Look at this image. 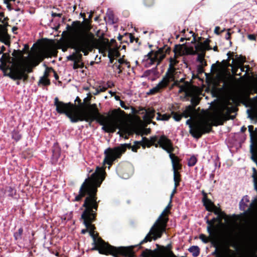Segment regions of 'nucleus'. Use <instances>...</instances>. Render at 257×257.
<instances>
[{"instance_id": "nucleus-31", "label": "nucleus", "mask_w": 257, "mask_h": 257, "mask_svg": "<svg viewBox=\"0 0 257 257\" xmlns=\"http://www.w3.org/2000/svg\"><path fill=\"white\" fill-rule=\"evenodd\" d=\"M186 52L187 54L190 55H195L198 53L196 49L194 50L193 48H189L186 49Z\"/></svg>"}, {"instance_id": "nucleus-58", "label": "nucleus", "mask_w": 257, "mask_h": 257, "mask_svg": "<svg viewBox=\"0 0 257 257\" xmlns=\"http://www.w3.org/2000/svg\"><path fill=\"white\" fill-rule=\"evenodd\" d=\"M149 46L150 48H151L152 46L151 45H149Z\"/></svg>"}, {"instance_id": "nucleus-13", "label": "nucleus", "mask_w": 257, "mask_h": 257, "mask_svg": "<svg viewBox=\"0 0 257 257\" xmlns=\"http://www.w3.org/2000/svg\"><path fill=\"white\" fill-rule=\"evenodd\" d=\"M158 144L159 145L160 147L164 150L166 151L169 155L170 154H172L171 153L173 151V148L170 140L165 136H161L158 142Z\"/></svg>"}, {"instance_id": "nucleus-53", "label": "nucleus", "mask_w": 257, "mask_h": 257, "mask_svg": "<svg viewBox=\"0 0 257 257\" xmlns=\"http://www.w3.org/2000/svg\"><path fill=\"white\" fill-rule=\"evenodd\" d=\"M226 39H228L229 38V34L227 33V36H226Z\"/></svg>"}, {"instance_id": "nucleus-18", "label": "nucleus", "mask_w": 257, "mask_h": 257, "mask_svg": "<svg viewBox=\"0 0 257 257\" xmlns=\"http://www.w3.org/2000/svg\"><path fill=\"white\" fill-rule=\"evenodd\" d=\"M170 159L171 160L173 172L179 169L180 168L178 158L173 154L169 155Z\"/></svg>"}, {"instance_id": "nucleus-48", "label": "nucleus", "mask_w": 257, "mask_h": 257, "mask_svg": "<svg viewBox=\"0 0 257 257\" xmlns=\"http://www.w3.org/2000/svg\"><path fill=\"white\" fill-rule=\"evenodd\" d=\"M253 128V126H251V125H249L248 126V130L250 132L251 131V130Z\"/></svg>"}, {"instance_id": "nucleus-54", "label": "nucleus", "mask_w": 257, "mask_h": 257, "mask_svg": "<svg viewBox=\"0 0 257 257\" xmlns=\"http://www.w3.org/2000/svg\"><path fill=\"white\" fill-rule=\"evenodd\" d=\"M142 255H143V257H145V256H144V255H145V251H143L142 252Z\"/></svg>"}, {"instance_id": "nucleus-23", "label": "nucleus", "mask_w": 257, "mask_h": 257, "mask_svg": "<svg viewBox=\"0 0 257 257\" xmlns=\"http://www.w3.org/2000/svg\"><path fill=\"white\" fill-rule=\"evenodd\" d=\"M157 140V137L156 136L151 137L150 139L146 138V146L149 147L153 145Z\"/></svg>"}, {"instance_id": "nucleus-50", "label": "nucleus", "mask_w": 257, "mask_h": 257, "mask_svg": "<svg viewBox=\"0 0 257 257\" xmlns=\"http://www.w3.org/2000/svg\"><path fill=\"white\" fill-rule=\"evenodd\" d=\"M195 41H196L195 38L194 37L193 40L191 41V43H194L195 42Z\"/></svg>"}, {"instance_id": "nucleus-27", "label": "nucleus", "mask_w": 257, "mask_h": 257, "mask_svg": "<svg viewBox=\"0 0 257 257\" xmlns=\"http://www.w3.org/2000/svg\"><path fill=\"white\" fill-rule=\"evenodd\" d=\"M197 162V158L194 156H191L188 161V165L190 167L193 166Z\"/></svg>"}, {"instance_id": "nucleus-7", "label": "nucleus", "mask_w": 257, "mask_h": 257, "mask_svg": "<svg viewBox=\"0 0 257 257\" xmlns=\"http://www.w3.org/2000/svg\"><path fill=\"white\" fill-rule=\"evenodd\" d=\"M166 219H164L163 221L157 219L146 235V242L161 238L166 231Z\"/></svg>"}, {"instance_id": "nucleus-30", "label": "nucleus", "mask_w": 257, "mask_h": 257, "mask_svg": "<svg viewBox=\"0 0 257 257\" xmlns=\"http://www.w3.org/2000/svg\"><path fill=\"white\" fill-rule=\"evenodd\" d=\"M244 199H245L246 201H248L247 199V196H245L243 197V198L241 200L239 203V208L240 209H244V208L245 203L243 202Z\"/></svg>"}, {"instance_id": "nucleus-5", "label": "nucleus", "mask_w": 257, "mask_h": 257, "mask_svg": "<svg viewBox=\"0 0 257 257\" xmlns=\"http://www.w3.org/2000/svg\"><path fill=\"white\" fill-rule=\"evenodd\" d=\"M226 109L225 107L220 110L214 111L211 114L201 117L190 123V119H188L186 123L189 125V132L192 136L198 138L204 133H208L211 130V124L218 125L222 123L223 110Z\"/></svg>"}, {"instance_id": "nucleus-44", "label": "nucleus", "mask_w": 257, "mask_h": 257, "mask_svg": "<svg viewBox=\"0 0 257 257\" xmlns=\"http://www.w3.org/2000/svg\"><path fill=\"white\" fill-rule=\"evenodd\" d=\"M173 195H174V194L172 193H171L170 195V200H169V204H171V203L172 199L173 198Z\"/></svg>"}, {"instance_id": "nucleus-25", "label": "nucleus", "mask_w": 257, "mask_h": 257, "mask_svg": "<svg viewBox=\"0 0 257 257\" xmlns=\"http://www.w3.org/2000/svg\"><path fill=\"white\" fill-rule=\"evenodd\" d=\"M197 55V61H198L202 66L205 65V62L204 59L205 53H198Z\"/></svg>"}, {"instance_id": "nucleus-8", "label": "nucleus", "mask_w": 257, "mask_h": 257, "mask_svg": "<svg viewBox=\"0 0 257 257\" xmlns=\"http://www.w3.org/2000/svg\"><path fill=\"white\" fill-rule=\"evenodd\" d=\"M179 92H185L186 95L191 96L192 98L191 102L194 107L197 105L199 101V98L195 95L197 89L196 87L192 86L188 82H186L184 84L180 85Z\"/></svg>"}, {"instance_id": "nucleus-51", "label": "nucleus", "mask_w": 257, "mask_h": 257, "mask_svg": "<svg viewBox=\"0 0 257 257\" xmlns=\"http://www.w3.org/2000/svg\"><path fill=\"white\" fill-rule=\"evenodd\" d=\"M150 72H151V71H150V70H149V71H146V73H145L146 76H147V74L148 73H149Z\"/></svg>"}, {"instance_id": "nucleus-62", "label": "nucleus", "mask_w": 257, "mask_h": 257, "mask_svg": "<svg viewBox=\"0 0 257 257\" xmlns=\"http://www.w3.org/2000/svg\"><path fill=\"white\" fill-rule=\"evenodd\" d=\"M147 250L146 249V252H145V253L146 254L147 253V252H146Z\"/></svg>"}, {"instance_id": "nucleus-33", "label": "nucleus", "mask_w": 257, "mask_h": 257, "mask_svg": "<svg viewBox=\"0 0 257 257\" xmlns=\"http://www.w3.org/2000/svg\"><path fill=\"white\" fill-rule=\"evenodd\" d=\"M176 63V61L174 59H171V64L170 65V68L169 69H168V71L167 72V73L169 72L170 71V69H172L173 70V74H174V72H175V70L173 68V67L172 66V65H173V64H175ZM174 79V78L173 77V80Z\"/></svg>"}, {"instance_id": "nucleus-15", "label": "nucleus", "mask_w": 257, "mask_h": 257, "mask_svg": "<svg viewBox=\"0 0 257 257\" xmlns=\"http://www.w3.org/2000/svg\"><path fill=\"white\" fill-rule=\"evenodd\" d=\"M232 62L233 63L232 65H231L232 72L233 74H236L237 70L241 67L244 62V59L242 57L236 55V58L232 60Z\"/></svg>"}, {"instance_id": "nucleus-32", "label": "nucleus", "mask_w": 257, "mask_h": 257, "mask_svg": "<svg viewBox=\"0 0 257 257\" xmlns=\"http://www.w3.org/2000/svg\"><path fill=\"white\" fill-rule=\"evenodd\" d=\"M215 220V218H213L212 219V220H207L206 221L207 223L209 225V226H208L207 227V230L208 232V233H209L210 234H211L212 233V231L211 230H210V226L212 225V224L214 222V221Z\"/></svg>"}, {"instance_id": "nucleus-47", "label": "nucleus", "mask_w": 257, "mask_h": 257, "mask_svg": "<svg viewBox=\"0 0 257 257\" xmlns=\"http://www.w3.org/2000/svg\"><path fill=\"white\" fill-rule=\"evenodd\" d=\"M204 236L203 235H201L200 236V238L201 239H202L204 242H206L207 241L206 240H204L203 239H202V237H203Z\"/></svg>"}, {"instance_id": "nucleus-14", "label": "nucleus", "mask_w": 257, "mask_h": 257, "mask_svg": "<svg viewBox=\"0 0 257 257\" xmlns=\"http://www.w3.org/2000/svg\"><path fill=\"white\" fill-rule=\"evenodd\" d=\"M209 40L208 39H206L203 42L198 41L195 45V48L198 53H205L206 50L211 49L209 46Z\"/></svg>"}, {"instance_id": "nucleus-21", "label": "nucleus", "mask_w": 257, "mask_h": 257, "mask_svg": "<svg viewBox=\"0 0 257 257\" xmlns=\"http://www.w3.org/2000/svg\"><path fill=\"white\" fill-rule=\"evenodd\" d=\"M118 56V51L117 48H109L108 49V57L110 61L112 62V59L117 57Z\"/></svg>"}, {"instance_id": "nucleus-10", "label": "nucleus", "mask_w": 257, "mask_h": 257, "mask_svg": "<svg viewBox=\"0 0 257 257\" xmlns=\"http://www.w3.org/2000/svg\"><path fill=\"white\" fill-rule=\"evenodd\" d=\"M8 25L7 18L0 13V41L7 44L9 40V36L7 33L6 27Z\"/></svg>"}, {"instance_id": "nucleus-24", "label": "nucleus", "mask_w": 257, "mask_h": 257, "mask_svg": "<svg viewBox=\"0 0 257 257\" xmlns=\"http://www.w3.org/2000/svg\"><path fill=\"white\" fill-rule=\"evenodd\" d=\"M189 250L191 252L193 256H196L199 253V249L197 246H192L189 249Z\"/></svg>"}, {"instance_id": "nucleus-11", "label": "nucleus", "mask_w": 257, "mask_h": 257, "mask_svg": "<svg viewBox=\"0 0 257 257\" xmlns=\"http://www.w3.org/2000/svg\"><path fill=\"white\" fill-rule=\"evenodd\" d=\"M164 57V55L162 53V49H158V51L154 52L151 51L147 54V59H146V62L147 64L151 65L155 61H160Z\"/></svg>"}, {"instance_id": "nucleus-22", "label": "nucleus", "mask_w": 257, "mask_h": 257, "mask_svg": "<svg viewBox=\"0 0 257 257\" xmlns=\"http://www.w3.org/2000/svg\"><path fill=\"white\" fill-rule=\"evenodd\" d=\"M48 72L46 71L44 73V75L43 77H41L40 79L39 83L44 85H48L50 84V81L48 79Z\"/></svg>"}, {"instance_id": "nucleus-41", "label": "nucleus", "mask_w": 257, "mask_h": 257, "mask_svg": "<svg viewBox=\"0 0 257 257\" xmlns=\"http://www.w3.org/2000/svg\"><path fill=\"white\" fill-rule=\"evenodd\" d=\"M179 181H174V187H175L176 188H177V186L178 185Z\"/></svg>"}, {"instance_id": "nucleus-55", "label": "nucleus", "mask_w": 257, "mask_h": 257, "mask_svg": "<svg viewBox=\"0 0 257 257\" xmlns=\"http://www.w3.org/2000/svg\"><path fill=\"white\" fill-rule=\"evenodd\" d=\"M7 5V7L10 10L11 8H10V6L9 3L8 4V5Z\"/></svg>"}, {"instance_id": "nucleus-35", "label": "nucleus", "mask_w": 257, "mask_h": 257, "mask_svg": "<svg viewBox=\"0 0 257 257\" xmlns=\"http://www.w3.org/2000/svg\"><path fill=\"white\" fill-rule=\"evenodd\" d=\"M182 116H183V114L180 115L177 113H174L173 117L175 120L178 121L181 119Z\"/></svg>"}, {"instance_id": "nucleus-34", "label": "nucleus", "mask_w": 257, "mask_h": 257, "mask_svg": "<svg viewBox=\"0 0 257 257\" xmlns=\"http://www.w3.org/2000/svg\"><path fill=\"white\" fill-rule=\"evenodd\" d=\"M12 137L16 141H18L21 139V135L17 132H14Z\"/></svg>"}, {"instance_id": "nucleus-17", "label": "nucleus", "mask_w": 257, "mask_h": 257, "mask_svg": "<svg viewBox=\"0 0 257 257\" xmlns=\"http://www.w3.org/2000/svg\"><path fill=\"white\" fill-rule=\"evenodd\" d=\"M202 193L204 195V197L202 199V201L203 202L204 205L205 206L207 210L209 211L212 210L215 208L214 205L210 200L207 198L206 194L203 191Z\"/></svg>"}, {"instance_id": "nucleus-19", "label": "nucleus", "mask_w": 257, "mask_h": 257, "mask_svg": "<svg viewBox=\"0 0 257 257\" xmlns=\"http://www.w3.org/2000/svg\"><path fill=\"white\" fill-rule=\"evenodd\" d=\"M171 207V204H168L165 208L163 210L161 214L159 215L157 219L163 221L164 219H166V223L167 222L168 220V214L169 213L170 211L169 209Z\"/></svg>"}, {"instance_id": "nucleus-4", "label": "nucleus", "mask_w": 257, "mask_h": 257, "mask_svg": "<svg viewBox=\"0 0 257 257\" xmlns=\"http://www.w3.org/2000/svg\"><path fill=\"white\" fill-rule=\"evenodd\" d=\"M13 56L12 58L6 54L2 56L1 60L4 69H8V75L13 79H26L27 75L25 71L31 63L30 56L24 58L22 52L19 51H14Z\"/></svg>"}, {"instance_id": "nucleus-26", "label": "nucleus", "mask_w": 257, "mask_h": 257, "mask_svg": "<svg viewBox=\"0 0 257 257\" xmlns=\"http://www.w3.org/2000/svg\"><path fill=\"white\" fill-rule=\"evenodd\" d=\"M118 62L120 64V66L116 65H115V67H116V70H117V71L116 72H117V73L119 74V73H120L121 72L122 65H123L124 64H127V63L126 62H125L123 60H122L121 59H120L118 60Z\"/></svg>"}, {"instance_id": "nucleus-46", "label": "nucleus", "mask_w": 257, "mask_h": 257, "mask_svg": "<svg viewBox=\"0 0 257 257\" xmlns=\"http://www.w3.org/2000/svg\"><path fill=\"white\" fill-rule=\"evenodd\" d=\"M176 188L175 187H174L171 193L174 194L176 193Z\"/></svg>"}, {"instance_id": "nucleus-1", "label": "nucleus", "mask_w": 257, "mask_h": 257, "mask_svg": "<svg viewBox=\"0 0 257 257\" xmlns=\"http://www.w3.org/2000/svg\"><path fill=\"white\" fill-rule=\"evenodd\" d=\"M104 174L103 167H96L95 172L91 175L90 178L85 180L80 189L79 195L75 197V200L78 201L85 194L88 195L85 199L83 205L85 209L81 216L86 229H82L81 232L84 234L87 231H89L90 235L93 238V243L95 245L92 249L98 250L100 253L110 254L115 256L120 254L131 257L134 254L133 246L116 248L107 244L97 236V234L94 231V226L91 224V222L95 218V213L93 209L96 210L97 208L95 197L97 188L100 186L104 179Z\"/></svg>"}, {"instance_id": "nucleus-57", "label": "nucleus", "mask_w": 257, "mask_h": 257, "mask_svg": "<svg viewBox=\"0 0 257 257\" xmlns=\"http://www.w3.org/2000/svg\"><path fill=\"white\" fill-rule=\"evenodd\" d=\"M240 70L241 71H243V68H240Z\"/></svg>"}, {"instance_id": "nucleus-6", "label": "nucleus", "mask_w": 257, "mask_h": 257, "mask_svg": "<svg viewBox=\"0 0 257 257\" xmlns=\"http://www.w3.org/2000/svg\"><path fill=\"white\" fill-rule=\"evenodd\" d=\"M141 146H142L143 148H145V143L143 142H135L133 146L128 144H124L114 149H108L105 151L106 157L103 163H107L110 166L112 162L116 158L119 157L125 151L126 148H131L133 151L136 152L137 149L140 148Z\"/></svg>"}, {"instance_id": "nucleus-40", "label": "nucleus", "mask_w": 257, "mask_h": 257, "mask_svg": "<svg viewBox=\"0 0 257 257\" xmlns=\"http://www.w3.org/2000/svg\"><path fill=\"white\" fill-rule=\"evenodd\" d=\"M120 105H121V106L122 107L124 108V109H128V107L124 105V103H123L122 101H121V102H120Z\"/></svg>"}, {"instance_id": "nucleus-3", "label": "nucleus", "mask_w": 257, "mask_h": 257, "mask_svg": "<svg viewBox=\"0 0 257 257\" xmlns=\"http://www.w3.org/2000/svg\"><path fill=\"white\" fill-rule=\"evenodd\" d=\"M90 29L87 22L77 23L73 27V33L76 39L72 47L76 52L67 56V59L74 62L73 68L74 69L83 67L81 61L82 55L80 52L82 51L84 55H86L97 44V40L92 33L89 32Z\"/></svg>"}, {"instance_id": "nucleus-59", "label": "nucleus", "mask_w": 257, "mask_h": 257, "mask_svg": "<svg viewBox=\"0 0 257 257\" xmlns=\"http://www.w3.org/2000/svg\"><path fill=\"white\" fill-rule=\"evenodd\" d=\"M215 213L216 214H217V213H218V212H217V211H215Z\"/></svg>"}, {"instance_id": "nucleus-63", "label": "nucleus", "mask_w": 257, "mask_h": 257, "mask_svg": "<svg viewBox=\"0 0 257 257\" xmlns=\"http://www.w3.org/2000/svg\"><path fill=\"white\" fill-rule=\"evenodd\" d=\"M255 257H257V255H256Z\"/></svg>"}, {"instance_id": "nucleus-52", "label": "nucleus", "mask_w": 257, "mask_h": 257, "mask_svg": "<svg viewBox=\"0 0 257 257\" xmlns=\"http://www.w3.org/2000/svg\"><path fill=\"white\" fill-rule=\"evenodd\" d=\"M213 50L214 51H217V47L216 46H215V47H213Z\"/></svg>"}, {"instance_id": "nucleus-20", "label": "nucleus", "mask_w": 257, "mask_h": 257, "mask_svg": "<svg viewBox=\"0 0 257 257\" xmlns=\"http://www.w3.org/2000/svg\"><path fill=\"white\" fill-rule=\"evenodd\" d=\"M195 113V108L192 106H188L183 113V115L187 118L192 116Z\"/></svg>"}, {"instance_id": "nucleus-38", "label": "nucleus", "mask_w": 257, "mask_h": 257, "mask_svg": "<svg viewBox=\"0 0 257 257\" xmlns=\"http://www.w3.org/2000/svg\"><path fill=\"white\" fill-rule=\"evenodd\" d=\"M247 37L250 40H254L255 39V37L253 35H248Z\"/></svg>"}, {"instance_id": "nucleus-16", "label": "nucleus", "mask_w": 257, "mask_h": 257, "mask_svg": "<svg viewBox=\"0 0 257 257\" xmlns=\"http://www.w3.org/2000/svg\"><path fill=\"white\" fill-rule=\"evenodd\" d=\"M154 116V110L149 109H146V135L150 133V128L147 127V124L151 123L150 119Z\"/></svg>"}, {"instance_id": "nucleus-42", "label": "nucleus", "mask_w": 257, "mask_h": 257, "mask_svg": "<svg viewBox=\"0 0 257 257\" xmlns=\"http://www.w3.org/2000/svg\"><path fill=\"white\" fill-rule=\"evenodd\" d=\"M129 37H130V41L131 42H133L134 38L133 37V35L131 34H129Z\"/></svg>"}, {"instance_id": "nucleus-45", "label": "nucleus", "mask_w": 257, "mask_h": 257, "mask_svg": "<svg viewBox=\"0 0 257 257\" xmlns=\"http://www.w3.org/2000/svg\"><path fill=\"white\" fill-rule=\"evenodd\" d=\"M250 151H251V153H252V156H251V159H252L253 161L255 162V159L254 158V157H253V150H252V148L251 149Z\"/></svg>"}, {"instance_id": "nucleus-56", "label": "nucleus", "mask_w": 257, "mask_h": 257, "mask_svg": "<svg viewBox=\"0 0 257 257\" xmlns=\"http://www.w3.org/2000/svg\"><path fill=\"white\" fill-rule=\"evenodd\" d=\"M16 30V28L15 27H14L13 28V31H14V30Z\"/></svg>"}, {"instance_id": "nucleus-12", "label": "nucleus", "mask_w": 257, "mask_h": 257, "mask_svg": "<svg viewBox=\"0 0 257 257\" xmlns=\"http://www.w3.org/2000/svg\"><path fill=\"white\" fill-rule=\"evenodd\" d=\"M56 54V49L54 46L52 45H47L43 47L39 50L38 55L39 57L42 59L44 57L55 55Z\"/></svg>"}, {"instance_id": "nucleus-9", "label": "nucleus", "mask_w": 257, "mask_h": 257, "mask_svg": "<svg viewBox=\"0 0 257 257\" xmlns=\"http://www.w3.org/2000/svg\"><path fill=\"white\" fill-rule=\"evenodd\" d=\"M173 80V70L171 69L170 71L166 73L165 76L162 80L154 87L151 89L149 91L147 92L148 95L153 94L157 92L160 89L167 86L168 83Z\"/></svg>"}, {"instance_id": "nucleus-28", "label": "nucleus", "mask_w": 257, "mask_h": 257, "mask_svg": "<svg viewBox=\"0 0 257 257\" xmlns=\"http://www.w3.org/2000/svg\"><path fill=\"white\" fill-rule=\"evenodd\" d=\"M80 23V22H76L73 23V26H72V35H73V37H74V41H73V43H72V44H71V45H68V46H64V47H62L61 48H62V51H64H64H66V50H67V48H68V47H70L72 48V45H73V44L74 42V41L76 40V37L74 36V34H73V27H74V26L75 24L76 23Z\"/></svg>"}, {"instance_id": "nucleus-2", "label": "nucleus", "mask_w": 257, "mask_h": 257, "mask_svg": "<svg viewBox=\"0 0 257 257\" xmlns=\"http://www.w3.org/2000/svg\"><path fill=\"white\" fill-rule=\"evenodd\" d=\"M54 105L58 113H65L74 122L78 121L92 122L96 119L102 125V129L105 132H113L118 128L120 136L124 138L133 133L138 134L142 133V128H138L134 122L137 119L136 117H123L115 110L108 116L101 115L98 112L96 104L89 105L83 108L70 103H63L56 97Z\"/></svg>"}, {"instance_id": "nucleus-37", "label": "nucleus", "mask_w": 257, "mask_h": 257, "mask_svg": "<svg viewBox=\"0 0 257 257\" xmlns=\"http://www.w3.org/2000/svg\"><path fill=\"white\" fill-rule=\"evenodd\" d=\"M22 232H23V229L22 228H20L19 229L18 233H16L15 234V238L16 239H17L19 237H20L21 235V234H22Z\"/></svg>"}, {"instance_id": "nucleus-39", "label": "nucleus", "mask_w": 257, "mask_h": 257, "mask_svg": "<svg viewBox=\"0 0 257 257\" xmlns=\"http://www.w3.org/2000/svg\"><path fill=\"white\" fill-rule=\"evenodd\" d=\"M219 30V27H216L214 29V33L217 35H219V33L218 32V30Z\"/></svg>"}, {"instance_id": "nucleus-60", "label": "nucleus", "mask_w": 257, "mask_h": 257, "mask_svg": "<svg viewBox=\"0 0 257 257\" xmlns=\"http://www.w3.org/2000/svg\"><path fill=\"white\" fill-rule=\"evenodd\" d=\"M118 38L119 40H120L121 37H119Z\"/></svg>"}, {"instance_id": "nucleus-43", "label": "nucleus", "mask_w": 257, "mask_h": 257, "mask_svg": "<svg viewBox=\"0 0 257 257\" xmlns=\"http://www.w3.org/2000/svg\"><path fill=\"white\" fill-rule=\"evenodd\" d=\"M4 3L6 5H8V4L9 3V2L10 1H15L16 0H4Z\"/></svg>"}, {"instance_id": "nucleus-29", "label": "nucleus", "mask_w": 257, "mask_h": 257, "mask_svg": "<svg viewBox=\"0 0 257 257\" xmlns=\"http://www.w3.org/2000/svg\"><path fill=\"white\" fill-rule=\"evenodd\" d=\"M170 116L169 115H167L166 114H164L163 115H159L157 117L158 120H167L170 118Z\"/></svg>"}, {"instance_id": "nucleus-61", "label": "nucleus", "mask_w": 257, "mask_h": 257, "mask_svg": "<svg viewBox=\"0 0 257 257\" xmlns=\"http://www.w3.org/2000/svg\"><path fill=\"white\" fill-rule=\"evenodd\" d=\"M201 39V37H199V40H200Z\"/></svg>"}, {"instance_id": "nucleus-49", "label": "nucleus", "mask_w": 257, "mask_h": 257, "mask_svg": "<svg viewBox=\"0 0 257 257\" xmlns=\"http://www.w3.org/2000/svg\"><path fill=\"white\" fill-rule=\"evenodd\" d=\"M255 200H254V201L250 204V207H252V206L253 205V204L255 203Z\"/></svg>"}, {"instance_id": "nucleus-36", "label": "nucleus", "mask_w": 257, "mask_h": 257, "mask_svg": "<svg viewBox=\"0 0 257 257\" xmlns=\"http://www.w3.org/2000/svg\"><path fill=\"white\" fill-rule=\"evenodd\" d=\"M173 180L174 181H180V176L176 171L173 172Z\"/></svg>"}]
</instances>
